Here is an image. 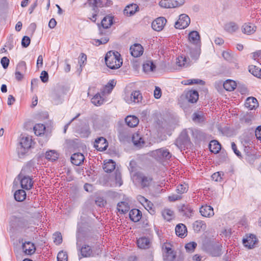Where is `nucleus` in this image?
<instances>
[{"label": "nucleus", "mask_w": 261, "mask_h": 261, "mask_svg": "<svg viewBox=\"0 0 261 261\" xmlns=\"http://www.w3.org/2000/svg\"><path fill=\"white\" fill-rule=\"evenodd\" d=\"M224 88L228 91H232L237 87V83L231 80H227L223 83Z\"/></svg>", "instance_id": "c85d7f7f"}, {"label": "nucleus", "mask_w": 261, "mask_h": 261, "mask_svg": "<svg viewBox=\"0 0 261 261\" xmlns=\"http://www.w3.org/2000/svg\"><path fill=\"white\" fill-rule=\"evenodd\" d=\"M115 85L116 82L114 80L110 81L105 86L106 90H107L108 93L111 92Z\"/></svg>", "instance_id": "6e6d98bb"}, {"label": "nucleus", "mask_w": 261, "mask_h": 261, "mask_svg": "<svg viewBox=\"0 0 261 261\" xmlns=\"http://www.w3.org/2000/svg\"><path fill=\"white\" fill-rule=\"evenodd\" d=\"M192 119L197 122H201L203 121V116L197 113H194L193 114Z\"/></svg>", "instance_id": "680f3d73"}, {"label": "nucleus", "mask_w": 261, "mask_h": 261, "mask_svg": "<svg viewBox=\"0 0 261 261\" xmlns=\"http://www.w3.org/2000/svg\"><path fill=\"white\" fill-rule=\"evenodd\" d=\"M164 218L168 221L172 219L174 215V212L169 208H165L162 212Z\"/></svg>", "instance_id": "4c0bfd02"}, {"label": "nucleus", "mask_w": 261, "mask_h": 261, "mask_svg": "<svg viewBox=\"0 0 261 261\" xmlns=\"http://www.w3.org/2000/svg\"><path fill=\"white\" fill-rule=\"evenodd\" d=\"M189 40L194 44L197 45L200 43V37L199 33L196 31H193L189 34Z\"/></svg>", "instance_id": "412c9836"}, {"label": "nucleus", "mask_w": 261, "mask_h": 261, "mask_svg": "<svg viewBox=\"0 0 261 261\" xmlns=\"http://www.w3.org/2000/svg\"><path fill=\"white\" fill-rule=\"evenodd\" d=\"M137 244L138 247L140 248H148L150 247L149 239L146 237L140 238L137 240Z\"/></svg>", "instance_id": "cd10ccee"}, {"label": "nucleus", "mask_w": 261, "mask_h": 261, "mask_svg": "<svg viewBox=\"0 0 261 261\" xmlns=\"http://www.w3.org/2000/svg\"><path fill=\"white\" fill-rule=\"evenodd\" d=\"M199 212L203 217H211L214 215L213 208L207 204L201 206Z\"/></svg>", "instance_id": "4468645a"}, {"label": "nucleus", "mask_w": 261, "mask_h": 261, "mask_svg": "<svg viewBox=\"0 0 261 261\" xmlns=\"http://www.w3.org/2000/svg\"><path fill=\"white\" fill-rule=\"evenodd\" d=\"M88 3L89 6L92 7L93 10L96 12L98 7L102 6L101 0H88Z\"/></svg>", "instance_id": "c9c22d12"}, {"label": "nucleus", "mask_w": 261, "mask_h": 261, "mask_svg": "<svg viewBox=\"0 0 261 261\" xmlns=\"http://www.w3.org/2000/svg\"><path fill=\"white\" fill-rule=\"evenodd\" d=\"M132 142H133L134 145L137 147H142L144 144L145 142L140 135V134L137 133L133 134L132 136Z\"/></svg>", "instance_id": "f3484780"}, {"label": "nucleus", "mask_w": 261, "mask_h": 261, "mask_svg": "<svg viewBox=\"0 0 261 261\" xmlns=\"http://www.w3.org/2000/svg\"><path fill=\"white\" fill-rule=\"evenodd\" d=\"M149 180H133L134 184L140 188H145L149 186Z\"/></svg>", "instance_id": "de8ad7c7"}, {"label": "nucleus", "mask_w": 261, "mask_h": 261, "mask_svg": "<svg viewBox=\"0 0 261 261\" xmlns=\"http://www.w3.org/2000/svg\"><path fill=\"white\" fill-rule=\"evenodd\" d=\"M31 144L32 139L29 137H22L20 142L21 147L24 149V151L31 147Z\"/></svg>", "instance_id": "bb28decb"}, {"label": "nucleus", "mask_w": 261, "mask_h": 261, "mask_svg": "<svg viewBox=\"0 0 261 261\" xmlns=\"http://www.w3.org/2000/svg\"><path fill=\"white\" fill-rule=\"evenodd\" d=\"M256 27L252 23H245L242 27V32L247 35L253 34L256 31Z\"/></svg>", "instance_id": "6ab92c4d"}, {"label": "nucleus", "mask_w": 261, "mask_h": 261, "mask_svg": "<svg viewBox=\"0 0 261 261\" xmlns=\"http://www.w3.org/2000/svg\"><path fill=\"white\" fill-rule=\"evenodd\" d=\"M129 206L126 201H121L117 204V209L119 212L125 213L129 210Z\"/></svg>", "instance_id": "f704fd0d"}, {"label": "nucleus", "mask_w": 261, "mask_h": 261, "mask_svg": "<svg viewBox=\"0 0 261 261\" xmlns=\"http://www.w3.org/2000/svg\"><path fill=\"white\" fill-rule=\"evenodd\" d=\"M143 205L151 214H153L154 213L153 204L151 201L147 200Z\"/></svg>", "instance_id": "09e8293b"}, {"label": "nucleus", "mask_w": 261, "mask_h": 261, "mask_svg": "<svg viewBox=\"0 0 261 261\" xmlns=\"http://www.w3.org/2000/svg\"><path fill=\"white\" fill-rule=\"evenodd\" d=\"M190 139L186 129L183 130L176 140L175 144L180 148L185 147L190 145Z\"/></svg>", "instance_id": "20e7f679"}, {"label": "nucleus", "mask_w": 261, "mask_h": 261, "mask_svg": "<svg viewBox=\"0 0 261 261\" xmlns=\"http://www.w3.org/2000/svg\"><path fill=\"white\" fill-rule=\"evenodd\" d=\"M208 147L211 152L218 153L221 150V144L217 140H214L210 142Z\"/></svg>", "instance_id": "b1692460"}, {"label": "nucleus", "mask_w": 261, "mask_h": 261, "mask_svg": "<svg viewBox=\"0 0 261 261\" xmlns=\"http://www.w3.org/2000/svg\"><path fill=\"white\" fill-rule=\"evenodd\" d=\"M186 97L189 102L195 103L198 99L199 94L196 90H190L187 92Z\"/></svg>", "instance_id": "aec40b11"}, {"label": "nucleus", "mask_w": 261, "mask_h": 261, "mask_svg": "<svg viewBox=\"0 0 261 261\" xmlns=\"http://www.w3.org/2000/svg\"><path fill=\"white\" fill-rule=\"evenodd\" d=\"M129 216L131 220L137 222L141 219L142 213L138 209H133L129 212Z\"/></svg>", "instance_id": "4be33fe9"}, {"label": "nucleus", "mask_w": 261, "mask_h": 261, "mask_svg": "<svg viewBox=\"0 0 261 261\" xmlns=\"http://www.w3.org/2000/svg\"><path fill=\"white\" fill-rule=\"evenodd\" d=\"M222 56L225 60L228 61H231L233 58L231 53L228 51H224L222 53Z\"/></svg>", "instance_id": "0e129e2a"}, {"label": "nucleus", "mask_w": 261, "mask_h": 261, "mask_svg": "<svg viewBox=\"0 0 261 261\" xmlns=\"http://www.w3.org/2000/svg\"><path fill=\"white\" fill-rule=\"evenodd\" d=\"M16 201L21 202L26 198V193L23 190H18L15 191L14 194Z\"/></svg>", "instance_id": "473e14b6"}, {"label": "nucleus", "mask_w": 261, "mask_h": 261, "mask_svg": "<svg viewBox=\"0 0 261 261\" xmlns=\"http://www.w3.org/2000/svg\"><path fill=\"white\" fill-rule=\"evenodd\" d=\"M116 164L113 160H110L103 166V169L106 172H111L115 169Z\"/></svg>", "instance_id": "72a5a7b5"}, {"label": "nucleus", "mask_w": 261, "mask_h": 261, "mask_svg": "<svg viewBox=\"0 0 261 261\" xmlns=\"http://www.w3.org/2000/svg\"><path fill=\"white\" fill-rule=\"evenodd\" d=\"M193 134L200 141H204L209 140L210 137L208 134L200 130H196L194 132H193Z\"/></svg>", "instance_id": "7c9ffc66"}, {"label": "nucleus", "mask_w": 261, "mask_h": 261, "mask_svg": "<svg viewBox=\"0 0 261 261\" xmlns=\"http://www.w3.org/2000/svg\"><path fill=\"white\" fill-rule=\"evenodd\" d=\"M51 98L54 104L58 105L63 101L62 96L57 92H54L51 94Z\"/></svg>", "instance_id": "37998d69"}, {"label": "nucleus", "mask_w": 261, "mask_h": 261, "mask_svg": "<svg viewBox=\"0 0 261 261\" xmlns=\"http://www.w3.org/2000/svg\"><path fill=\"white\" fill-rule=\"evenodd\" d=\"M68 256L65 252L60 251L57 255V261H67Z\"/></svg>", "instance_id": "3c124183"}, {"label": "nucleus", "mask_w": 261, "mask_h": 261, "mask_svg": "<svg viewBox=\"0 0 261 261\" xmlns=\"http://www.w3.org/2000/svg\"><path fill=\"white\" fill-rule=\"evenodd\" d=\"M26 69V63L24 61H21L19 62L16 67L17 71H20L22 72L25 71Z\"/></svg>", "instance_id": "052dcab7"}, {"label": "nucleus", "mask_w": 261, "mask_h": 261, "mask_svg": "<svg viewBox=\"0 0 261 261\" xmlns=\"http://www.w3.org/2000/svg\"><path fill=\"white\" fill-rule=\"evenodd\" d=\"M212 254L214 256H219L221 255V249L219 245L215 246L212 251Z\"/></svg>", "instance_id": "338daca9"}, {"label": "nucleus", "mask_w": 261, "mask_h": 261, "mask_svg": "<svg viewBox=\"0 0 261 261\" xmlns=\"http://www.w3.org/2000/svg\"><path fill=\"white\" fill-rule=\"evenodd\" d=\"M9 59L7 57H4L1 59V63L4 69L8 68L9 64Z\"/></svg>", "instance_id": "e2e57ef3"}, {"label": "nucleus", "mask_w": 261, "mask_h": 261, "mask_svg": "<svg viewBox=\"0 0 261 261\" xmlns=\"http://www.w3.org/2000/svg\"><path fill=\"white\" fill-rule=\"evenodd\" d=\"M70 160L73 165L80 166L83 163L85 157L82 153H74L71 155Z\"/></svg>", "instance_id": "2eb2a0df"}, {"label": "nucleus", "mask_w": 261, "mask_h": 261, "mask_svg": "<svg viewBox=\"0 0 261 261\" xmlns=\"http://www.w3.org/2000/svg\"><path fill=\"white\" fill-rule=\"evenodd\" d=\"M176 234L181 238H185L187 236V229L185 225L180 223L175 227Z\"/></svg>", "instance_id": "a211bd4d"}, {"label": "nucleus", "mask_w": 261, "mask_h": 261, "mask_svg": "<svg viewBox=\"0 0 261 261\" xmlns=\"http://www.w3.org/2000/svg\"><path fill=\"white\" fill-rule=\"evenodd\" d=\"M256 242L257 239L255 236L253 234H250L249 236H247L246 238L243 240L244 245L246 247H248L249 248L254 247Z\"/></svg>", "instance_id": "dca6fc26"}, {"label": "nucleus", "mask_w": 261, "mask_h": 261, "mask_svg": "<svg viewBox=\"0 0 261 261\" xmlns=\"http://www.w3.org/2000/svg\"><path fill=\"white\" fill-rule=\"evenodd\" d=\"M5 46L8 47L10 50L12 49L14 47V42L12 36H10L8 38L7 41Z\"/></svg>", "instance_id": "4d7b16f0"}, {"label": "nucleus", "mask_w": 261, "mask_h": 261, "mask_svg": "<svg viewBox=\"0 0 261 261\" xmlns=\"http://www.w3.org/2000/svg\"><path fill=\"white\" fill-rule=\"evenodd\" d=\"M238 28V25L233 22H230L225 25V30L229 33L236 32Z\"/></svg>", "instance_id": "79ce46f5"}, {"label": "nucleus", "mask_w": 261, "mask_h": 261, "mask_svg": "<svg viewBox=\"0 0 261 261\" xmlns=\"http://www.w3.org/2000/svg\"><path fill=\"white\" fill-rule=\"evenodd\" d=\"M105 59L107 66L112 69H118L122 65V59L118 51H108Z\"/></svg>", "instance_id": "f257e3e1"}, {"label": "nucleus", "mask_w": 261, "mask_h": 261, "mask_svg": "<svg viewBox=\"0 0 261 261\" xmlns=\"http://www.w3.org/2000/svg\"><path fill=\"white\" fill-rule=\"evenodd\" d=\"M91 102L94 105L98 106L103 103V99L100 94L97 93L92 98Z\"/></svg>", "instance_id": "58836bf2"}, {"label": "nucleus", "mask_w": 261, "mask_h": 261, "mask_svg": "<svg viewBox=\"0 0 261 261\" xmlns=\"http://www.w3.org/2000/svg\"><path fill=\"white\" fill-rule=\"evenodd\" d=\"M125 121L126 124L130 127L136 126L139 122V119L136 116L132 115L127 116L125 119Z\"/></svg>", "instance_id": "5701e85b"}, {"label": "nucleus", "mask_w": 261, "mask_h": 261, "mask_svg": "<svg viewBox=\"0 0 261 261\" xmlns=\"http://www.w3.org/2000/svg\"><path fill=\"white\" fill-rule=\"evenodd\" d=\"M95 204L99 206H104L107 203L106 200L101 197H96L95 200Z\"/></svg>", "instance_id": "5fc2aeb1"}, {"label": "nucleus", "mask_w": 261, "mask_h": 261, "mask_svg": "<svg viewBox=\"0 0 261 261\" xmlns=\"http://www.w3.org/2000/svg\"><path fill=\"white\" fill-rule=\"evenodd\" d=\"M139 10V6L137 4H131L125 7L123 10V13L127 16H131L134 15Z\"/></svg>", "instance_id": "ddd939ff"}, {"label": "nucleus", "mask_w": 261, "mask_h": 261, "mask_svg": "<svg viewBox=\"0 0 261 261\" xmlns=\"http://www.w3.org/2000/svg\"><path fill=\"white\" fill-rule=\"evenodd\" d=\"M193 227L195 231L199 232L201 230H204L206 228V225L202 220H197L193 224Z\"/></svg>", "instance_id": "393cba45"}, {"label": "nucleus", "mask_w": 261, "mask_h": 261, "mask_svg": "<svg viewBox=\"0 0 261 261\" xmlns=\"http://www.w3.org/2000/svg\"><path fill=\"white\" fill-rule=\"evenodd\" d=\"M257 100L253 97H248L245 101V107L249 110H253L257 106Z\"/></svg>", "instance_id": "a878e982"}, {"label": "nucleus", "mask_w": 261, "mask_h": 261, "mask_svg": "<svg viewBox=\"0 0 261 261\" xmlns=\"http://www.w3.org/2000/svg\"><path fill=\"white\" fill-rule=\"evenodd\" d=\"M188 184H186L185 182H183L181 184H179L176 188V191L179 194H183L185 192H186L188 191Z\"/></svg>", "instance_id": "c03bdc74"}, {"label": "nucleus", "mask_w": 261, "mask_h": 261, "mask_svg": "<svg viewBox=\"0 0 261 261\" xmlns=\"http://www.w3.org/2000/svg\"><path fill=\"white\" fill-rule=\"evenodd\" d=\"M35 133L37 136L44 134L45 130V126L43 124H37L34 127Z\"/></svg>", "instance_id": "a19ab883"}, {"label": "nucleus", "mask_w": 261, "mask_h": 261, "mask_svg": "<svg viewBox=\"0 0 261 261\" xmlns=\"http://www.w3.org/2000/svg\"><path fill=\"white\" fill-rule=\"evenodd\" d=\"M80 234L77 233L76 235V246L78 250L80 251L82 257H88L93 256L95 253L91 246L88 245H84L81 247L80 244Z\"/></svg>", "instance_id": "7ed1b4c3"}, {"label": "nucleus", "mask_w": 261, "mask_h": 261, "mask_svg": "<svg viewBox=\"0 0 261 261\" xmlns=\"http://www.w3.org/2000/svg\"><path fill=\"white\" fill-rule=\"evenodd\" d=\"M171 0H161L159 3L160 6L164 8H171Z\"/></svg>", "instance_id": "864d4df0"}, {"label": "nucleus", "mask_w": 261, "mask_h": 261, "mask_svg": "<svg viewBox=\"0 0 261 261\" xmlns=\"http://www.w3.org/2000/svg\"><path fill=\"white\" fill-rule=\"evenodd\" d=\"M22 248L23 252L27 255H32L36 250L34 244L29 241L23 243L22 245Z\"/></svg>", "instance_id": "f8f14e48"}, {"label": "nucleus", "mask_w": 261, "mask_h": 261, "mask_svg": "<svg viewBox=\"0 0 261 261\" xmlns=\"http://www.w3.org/2000/svg\"><path fill=\"white\" fill-rule=\"evenodd\" d=\"M108 143L107 140L102 137L95 139L94 147L98 151H102L107 149Z\"/></svg>", "instance_id": "6e6552de"}, {"label": "nucleus", "mask_w": 261, "mask_h": 261, "mask_svg": "<svg viewBox=\"0 0 261 261\" xmlns=\"http://www.w3.org/2000/svg\"><path fill=\"white\" fill-rule=\"evenodd\" d=\"M190 23V18L185 14L179 15V19L175 23V27L178 29H184L189 26Z\"/></svg>", "instance_id": "423d86ee"}, {"label": "nucleus", "mask_w": 261, "mask_h": 261, "mask_svg": "<svg viewBox=\"0 0 261 261\" xmlns=\"http://www.w3.org/2000/svg\"><path fill=\"white\" fill-rule=\"evenodd\" d=\"M187 61V58L185 57L179 56L177 58L176 64L179 67H187L188 64Z\"/></svg>", "instance_id": "49530a36"}, {"label": "nucleus", "mask_w": 261, "mask_h": 261, "mask_svg": "<svg viewBox=\"0 0 261 261\" xmlns=\"http://www.w3.org/2000/svg\"><path fill=\"white\" fill-rule=\"evenodd\" d=\"M21 188L25 190H30L32 188L34 180H20Z\"/></svg>", "instance_id": "a18cd8bd"}, {"label": "nucleus", "mask_w": 261, "mask_h": 261, "mask_svg": "<svg viewBox=\"0 0 261 261\" xmlns=\"http://www.w3.org/2000/svg\"><path fill=\"white\" fill-rule=\"evenodd\" d=\"M190 54L191 57L194 60H197L199 56V53H198V50L196 49L191 50Z\"/></svg>", "instance_id": "774afa93"}, {"label": "nucleus", "mask_w": 261, "mask_h": 261, "mask_svg": "<svg viewBox=\"0 0 261 261\" xmlns=\"http://www.w3.org/2000/svg\"><path fill=\"white\" fill-rule=\"evenodd\" d=\"M31 42V39L28 36H24L21 40V45L23 47H27L29 46Z\"/></svg>", "instance_id": "13d9d810"}, {"label": "nucleus", "mask_w": 261, "mask_h": 261, "mask_svg": "<svg viewBox=\"0 0 261 261\" xmlns=\"http://www.w3.org/2000/svg\"><path fill=\"white\" fill-rule=\"evenodd\" d=\"M156 68L152 61L147 60L143 65V69L145 72L153 71Z\"/></svg>", "instance_id": "2f4dec72"}, {"label": "nucleus", "mask_w": 261, "mask_h": 261, "mask_svg": "<svg viewBox=\"0 0 261 261\" xmlns=\"http://www.w3.org/2000/svg\"><path fill=\"white\" fill-rule=\"evenodd\" d=\"M204 82L201 80L198 79H192V80H188L185 81V85H192L193 84H199L201 85H203Z\"/></svg>", "instance_id": "603ef678"}, {"label": "nucleus", "mask_w": 261, "mask_h": 261, "mask_svg": "<svg viewBox=\"0 0 261 261\" xmlns=\"http://www.w3.org/2000/svg\"><path fill=\"white\" fill-rule=\"evenodd\" d=\"M54 242L56 244H60L62 242V237L61 233L56 232L54 234Z\"/></svg>", "instance_id": "bf43d9fd"}, {"label": "nucleus", "mask_w": 261, "mask_h": 261, "mask_svg": "<svg viewBox=\"0 0 261 261\" xmlns=\"http://www.w3.org/2000/svg\"><path fill=\"white\" fill-rule=\"evenodd\" d=\"M249 71L254 76L261 79V69L255 65L249 66Z\"/></svg>", "instance_id": "e433bc0d"}, {"label": "nucleus", "mask_w": 261, "mask_h": 261, "mask_svg": "<svg viewBox=\"0 0 261 261\" xmlns=\"http://www.w3.org/2000/svg\"><path fill=\"white\" fill-rule=\"evenodd\" d=\"M35 177L32 174V167L27 165L23 167L20 173L18 175L17 179H33Z\"/></svg>", "instance_id": "0eeeda50"}, {"label": "nucleus", "mask_w": 261, "mask_h": 261, "mask_svg": "<svg viewBox=\"0 0 261 261\" xmlns=\"http://www.w3.org/2000/svg\"><path fill=\"white\" fill-rule=\"evenodd\" d=\"M167 22L165 18L160 17L155 19L151 24L152 28L156 31H160L163 30Z\"/></svg>", "instance_id": "1a4fd4ad"}, {"label": "nucleus", "mask_w": 261, "mask_h": 261, "mask_svg": "<svg viewBox=\"0 0 261 261\" xmlns=\"http://www.w3.org/2000/svg\"><path fill=\"white\" fill-rule=\"evenodd\" d=\"M142 99V96L140 91H134L132 92L129 96L125 98V100L128 103H138L141 101Z\"/></svg>", "instance_id": "9d476101"}, {"label": "nucleus", "mask_w": 261, "mask_h": 261, "mask_svg": "<svg viewBox=\"0 0 261 261\" xmlns=\"http://www.w3.org/2000/svg\"><path fill=\"white\" fill-rule=\"evenodd\" d=\"M59 155L55 150H49L45 153V158L47 160L51 161H56L58 159Z\"/></svg>", "instance_id": "ea45409f"}, {"label": "nucleus", "mask_w": 261, "mask_h": 261, "mask_svg": "<svg viewBox=\"0 0 261 261\" xmlns=\"http://www.w3.org/2000/svg\"><path fill=\"white\" fill-rule=\"evenodd\" d=\"M177 208L180 215L182 217L189 218L193 214V208L189 204H180L177 205Z\"/></svg>", "instance_id": "39448f33"}, {"label": "nucleus", "mask_w": 261, "mask_h": 261, "mask_svg": "<svg viewBox=\"0 0 261 261\" xmlns=\"http://www.w3.org/2000/svg\"><path fill=\"white\" fill-rule=\"evenodd\" d=\"M197 246V243L194 242H190L185 246V248L188 252H193Z\"/></svg>", "instance_id": "8fccbe9b"}, {"label": "nucleus", "mask_w": 261, "mask_h": 261, "mask_svg": "<svg viewBox=\"0 0 261 261\" xmlns=\"http://www.w3.org/2000/svg\"><path fill=\"white\" fill-rule=\"evenodd\" d=\"M113 17L107 15L105 16L101 21V26L103 29H108L113 24Z\"/></svg>", "instance_id": "c756f323"}, {"label": "nucleus", "mask_w": 261, "mask_h": 261, "mask_svg": "<svg viewBox=\"0 0 261 261\" xmlns=\"http://www.w3.org/2000/svg\"><path fill=\"white\" fill-rule=\"evenodd\" d=\"M144 49L142 46L138 43L134 44L130 47V52L134 57H138L141 56L143 53Z\"/></svg>", "instance_id": "9b49d317"}, {"label": "nucleus", "mask_w": 261, "mask_h": 261, "mask_svg": "<svg viewBox=\"0 0 261 261\" xmlns=\"http://www.w3.org/2000/svg\"><path fill=\"white\" fill-rule=\"evenodd\" d=\"M40 78L43 83H46L48 81V74L46 71L41 72Z\"/></svg>", "instance_id": "69168bd1"}, {"label": "nucleus", "mask_w": 261, "mask_h": 261, "mask_svg": "<svg viewBox=\"0 0 261 261\" xmlns=\"http://www.w3.org/2000/svg\"><path fill=\"white\" fill-rule=\"evenodd\" d=\"M152 156L157 161L169 160L172 158V154L165 148H161L152 151Z\"/></svg>", "instance_id": "f03ea898"}]
</instances>
